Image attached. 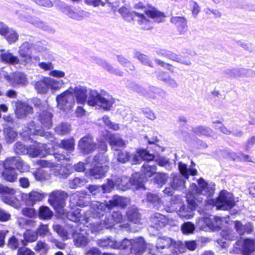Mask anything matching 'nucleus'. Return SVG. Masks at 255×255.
Segmentation results:
<instances>
[{"label":"nucleus","mask_w":255,"mask_h":255,"mask_svg":"<svg viewBox=\"0 0 255 255\" xmlns=\"http://www.w3.org/2000/svg\"><path fill=\"white\" fill-rule=\"evenodd\" d=\"M139 177V174L137 173H134L132 177L129 180V184H127L128 179L126 177L123 178H115L114 180H108L107 185H103L102 187L104 192H109L111 191L114 186H117L119 188L125 190L130 187L131 185H135V187L141 188L144 187L143 182L144 179ZM101 187L96 185H91L89 187V190L91 193L96 194L100 190Z\"/></svg>","instance_id":"f257e3e1"},{"label":"nucleus","mask_w":255,"mask_h":255,"mask_svg":"<svg viewBox=\"0 0 255 255\" xmlns=\"http://www.w3.org/2000/svg\"><path fill=\"white\" fill-rule=\"evenodd\" d=\"M115 102L114 99L110 96H103L96 91H91L87 100V103L91 106H97L105 110H110Z\"/></svg>","instance_id":"f03ea898"},{"label":"nucleus","mask_w":255,"mask_h":255,"mask_svg":"<svg viewBox=\"0 0 255 255\" xmlns=\"http://www.w3.org/2000/svg\"><path fill=\"white\" fill-rule=\"evenodd\" d=\"M208 203L216 206L217 209L224 210H228L235 205L233 195L227 191H221L216 201L209 200Z\"/></svg>","instance_id":"7ed1b4c3"},{"label":"nucleus","mask_w":255,"mask_h":255,"mask_svg":"<svg viewBox=\"0 0 255 255\" xmlns=\"http://www.w3.org/2000/svg\"><path fill=\"white\" fill-rule=\"evenodd\" d=\"M107 158L102 154H99L94 157L95 165L94 168L89 171V175L96 179L104 177L108 171V166L105 164L107 162Z\"/></svg>","instance_id":"20e7f679"},{"label":"nucleus","mask_w":255,"mask_h":255,"mask_svg":"<svg viewBox=\"0 0 255 255\" xmlns=\"http://www.w3.org/2000/svg\"><path fill=\"white\" fill-rule=\"evenodd\" d=\"M119 12L123 15V17L127 21L131 20H136L139 24L142 25L144 29H149L150 21L146 18L143 13L138 12H129L126 7H122L119 10Z\"/></svg>","instance_id":"39448f33"},{"label":"nucleus","mask_w":255,"mask_h":255,"mask_svg":"<svg viewBox=\"0 0 255 255\" xmlns=\"http://www.w3.org/2000/svg\"><path fill=\"white\" fill-rule=\"evenodd\" d=\"M57 107L64 111H68L73 108L75 99L73 94V88H70L56 97Z\"/></svg>","instance_id":"423d86ee"},{"label":"nucleus","mask_w":255,"mask_h":255,"mask_svg":"<svg viewBox=\"0 0 255 255\" xmlns=\"http://www.w3.org/2000/svg\"><path fill=\"white\" fill-rule=\"evenodd\" d=\"M191 189L192 194H201L206 197H209L214 193L215 184L208 183L203 178H200L198 181V187L195 184H192Z\"/></svg>","instance_id":"0eeeda50"},{"label":"nucleus","mask_w":255,"mask_h":255,"mask_svg":"<svg viewBox=\"0 0 255 255\" xmlns=\"http://www.w3.org/2000/svg\"><path fill=\"white\" fill-rule=\"evenodd\" d=\"M255 249V242L250 239H241L234 245L233 252L242 254L243 255H250Z\"/></svg>","instance_id":"6e6552de"},{"label":"nucleus","mask_w":255,"mask_h":255,"mask_svg":"<svg viewBox=\"0 0 255 255\" xmlns=\"http://www.w3.org/2000/svg\"><path fill=\"white\" fill-rule=\"evenodd\" d=\"M134 7L137 10H143L147 16L158 22L162 21L165 17L163 13L157 10L154 7H149L147 8L143 3L140 2L135 4Z\"/></svg>","instance_id":"1a4fd4ad"},{"label":"nucleus","mask_w":255,"mask_h":255,"mask_svg":"<svg viewBox=\"0 0 255 255\" xmlns=\"http://www.w3.org/2000/svg\"><path fill=\"white\" fill-rule=\"evenodd\" d=\"M66 197V194L64 192L55 191L50 194L48 201L50 204L60 213V210L64 206L63 200Z\"/></svg>","instance_id":"9d476101"},{"label":"nucleus","mask_w":255,"mask_h":255,"mask_svg":"<svg viewBox=\"0 0 255 255\" xmlns=\"http://www.w3.org/2000/svg\"><path fill=\"white\" fill-rule=\"evenodd\" d=\"M79 146L83 153H89L93 151L97 145L91 136H86L82 138L79 141Z\"/></svg>","instance_id":"9b49d317"},{"label":"nucleus","mask_w":255,"mask_h":255,"mask_svg":"<svg viewBox=\"0 0 255 255\" xmlns=\"http://www.w3.org/2000/svg\"><path fill=\"white\" fill-rule=\"evenodd\" d=\"M171 245H173L175 248H178V251L182 252V243L180 241L173 242V240L169 238L164 237L163 238H159L157 240L156 247L157 249H163L167 248Z\"/></svg>","instance_id":"f8f14e48"},{"label":"nucleus","mask_w":255,"mask_h":255,"mask_svg":"<svg viewBox=\"0 0 255 255\" xmlns=\"http://www.w3.org/2000/svg\"><path fill=\"white\" fill-rule=\"evenodd\" d=\"M9 160L12 159H6L3 163L4 168L2 173V176L4 179L9 182H14L17 178V174L14 168H9Z\"/></svg>","instance_id":"ddd939ff"},{"label":"nucleus","mask_w":255,"mask_h":255,"mask_svg":"<svg viewBox=\"0 0 255 255\" xmlns=\"http://www.w3.org/2000/svg\"><path fill=\"white\" fill-rule=\"evenodd\" d=\"M146 248L145 241L142 238H138L132 239V243L130 247L131 253L134 255H142Z\"/></svg>","instance_id":"4468645a"},{"label":"nucleus","mask_w":255,"mask_h":255,"mask_svg":"<svg viewBox=\"0 0 255 255\" xmlns=\"http://www.w3.org/2000/svg\"><path fill=\"white\" fill-rule=\"evenodd\" d=\"M48 152L46 149L45 145L36 143L35 145H32L27 149V153L32 157L37 156L43 157Z\"/></svg>","instance_id":"2eb2a0df"},{"label":"nucleus","mask_w":255,"mask_h":255,"mask_svg":"<svg viewBox=\"0 0 255 255\" xmlns=\"http://www.w3.org/2000/svg\"><path fill=\"white\" fill-rule=\"evenodd\" d=\"M201 221L205 223V224L212 230H216L221 228L223 225V224L227 222L225 219H223L218 217L206 218L202 219Z\"/></svg>","instance_id":"dca6fc26"},{"label":"nucleus","mask_w":255,"mask_h":255,"mask_svg":"<svg viewBox=\"0 0 255 255\" xmlns=\"http://www.w3.org/2000/svg\"><path fill=\"white\" fill-rule=\"evenodd\" d=\"M32 108L27 104L17 102L16 103L15 113L18 119H22L32 113Z\"/></svg>","instance_id":"f3484780"},{"label":"nucleus","mask_w":255,"mask_h":255,"mask_svg":"<svg viewBox=\"0 0 255 255\" xmlns=\"http://www.w3.org/2000/svg\"><path fill=\"white\" fill-rule=\"evenodd\" d=\"M5 78L13 86L19 84L25 85L28 83V80L26 75L22 73H15L11 75L6 76Z\"/></svg>","instance_id":"a211bd4d"},{"label":"nucleus","mask_w":255,"mask_h":255,"mask_svg":"<svg viewBox=\"0 0 255 255\" xmlns=\"http://www.w3.org/2000/svg\"><path fill=\"white\" fill-rule=\"evenodd\" d=\"M154 158L153 155L149 154L144 149H137L136 152L132 156L131 162L132 164H136L141 160L150 161Z\"/></svg>","instance_id":"6ab92c4d"},{"label":"nucleus","mask_w":255,"mask_h":255,"mask_svg":"<svg viewBox=\"0 0 255 255\" xmlns=\"http://www.w3.org/2000/svg\"><path fill=\"white\" fill-rule=\"evenodd\" d=\"M16 192L15 189L0 184V194L3 195L1 198L4 202L11 205L12 203V196L14 195Z\"/></svg>","instance_id":"aec40b11"},{"label":"nucleus","mask_w":255,"mask_h":255,"mask_svg":"<svg viewBox=\"0 0 255 255\" xmlns=\"http://www.w3.org/2000/svg\"><path fill=\"white\" fill-rule=\"evenodd\" d=\"M159 54L163 57L169 58L173 61L182 63L183 64L187 66H190L191 64L190 60L182 59L180 57L170 51L161 50L159 52Z\"/></svg>","instance_id":"412c9836"},{"label":"nucleus","mask_w":255,"mask_h":255,"mask_svg":"<svg viewBox=\"0 0 255 255\" xmlns=\"http://www.w3.org/2000/svg\"><path fill=\"white\" fill-rule=\"evenodd\" d=\"M73 94L78 104H84L87 98V90L83 87H76L73 88Z\"/></svg>","instance_id":"4be33fe9"},{"label":"nucleus","mask_w":255,"mask_h":255,"mask_svg":"<svg viewBox=\"0 0 255 255\" xmlns=\"http://www.w3.org/2000/svg\"><path fill=\"white\" fill-rule=\"evenodd\" d=\"M109 202L108 203H100L99 202H94L92 203V207L95 212H93L91 215V217L93 218L100 216L102 214V212L106 210L107 208L109 210Z\"/></svg>","instance_id":"5701e85b"},{"label":"nucleus","mask_w":255,"mask_h":255,"mask_svg":"<svg viewBox=\"0 0 255 255\" xmlns=\"http://www.w3.org/2000/svg\"><path fill=\"white\" fill-rule=\"evenodd\" d=\"M0 58L3 62L11 65H16L20 62L18 57L9 52H5L1 54Z\"/></svg>","instance_id":"b1692460"},{"label":"nucleus","mask_w":255,"mask_h":255,"mask_svg":"<svg viewBox=\"0 0 255 255\" xmlns=\"http://www.w3.org/2000/svg\"><path fill=\"white\" fill-rule=\"evenodd\" d=\"M23 136H29L30 134H39L42 135V131L39 127H35L33 122L29 124V126L26 127L24 131L21 133Z\"/></svg>","instance_id":"393cba45"},{"label":"nucleus","mask_w":255,"mask_h":255,"mask_svg":"<svg viewBox=\"0 0 255 255\" xmlns=\"http://www.w3.org/2000/svg\"><path fill=\"white\" fill-rule=\"evenodd\" d=\"M109 205V210L112 209L114 207L120 206L122 207L127 205L128 200L127 198L118 196H115L112 200H110Z\"/></svg>","instance_id":"a878e982"},{"label":"nucleus","mask_w":255,"mask_h":255,"mask_svg":"<svg viewBox=\"0 0 255 255\" xmlns=\"http://www.w3.org/2000/svg\"><path fill=\"white\" fill-rule=\"evenodd\" d=\"M75 244L77 247L85 246L89 243V239L86 233H75L73 235Z\"/></svg>","instance_id":"bb28decb"},{"label":"nucleus","mask_w":255,"mask_h":255,"mask_svg":"<svg viewBox=\"0 0 255 255\" xmlns=\"http://www.w3.org/2000/svg\"><path fill=\"white\" fill-rule=\"evenodd\" d=\"M35 89L37 93L39 94H45L47 93L49 88L46 77H44L36 82L35 84Z\"/></svg>","instance_id":"cd10ccee"},{"label":"nucleus","mask_w":255,"mask_h":255,"mask_svg":"<svg viewBox=\"0 0 255 255\" xmlns=\"http://www.w3.org/2000/svg\"><path fill=\"white\" fill-rule=\"evenodd\" d=\"M234 227L236 231L240 235H243L245 233H250L253 231V227L250 223L243 225L240 221H236L234 222Z\"/></svg>","instance_id":"c85d7f7f"},{"label":"nucleus","mask_w":255,"mask_h":255,"mask_svg":"<svg viewBox=\"0 0 255 255\" xmlns=\"http://www.w3.org/2000/svg\"><path fill=\"white\" fill-rule=\"evenodd\" d=\"M68 17L76 20L83 19L86 16V13L83 10L77 9H69L67 12Z\"/></svg>","instance_id":"c756f323"},{"label":"nucleus","mask_w":255,"mask_h":255,"mask_svg":"<svg viewBox=\"0 0 255 255\" xmlns=\"http://www.w3.org/2000/svg\"><path fill=\"white\" fill-rule=\"evenodd\" d=\"M109 142L111 145L115 150L116 147H122L125 145V141L121 138L118 135H110L108 136Z\"/></svg>","instance_id":"7c9ffc66"},{"label":"nucleus","mask_w":255,"mask_h":255,"mask_svg":"<svg viewBox=\"0 0 255 255\" xmlns=\"http://www.w3.org/2000/svg\"><path fill=\"white\" fill-rule=\"evenodd\" d=\"M171 176L172 179L170 182V184L173 189L184 187L185 181L183 180L181 176L172 174Z\"/></svg>","instance_id":"2f4dec72"},{"label":"nucleus","mask_w":255,"mask_h":255,"mask_svg":"<svg viewBox=\"0 0 255 255\" xmlns=\"http://www.w3.org/2000/svg\"><path fill=\"white\" fill-rule=\"evenodd\" d=\"M46 78L49 89L52 92L60 90L64 85L62 80L58 81L50 77H46Z\"/></svg>","instance_id":"473e14b6"},{"label":"nucleus","mask_w":255,"mask_h":255,"mask_svg":"<svg viewBox=\"0 0 255 255\" xmlns=\"http://www.w3.org/2000/svg\"><path fill=\"white\" fill-rule=\"evenodd\" d=\"M7 159H12L13 160H9L10 162L11 161L15 162V167L20 172L26 171L28 170L29 168V166L26 163H24L19 157H9Z\"/></svg>","instance_id":"72a5a7b5"},{"label":"nucleus","mask_w":255,"mask_h":255,"mask_svg":"<svg viewBox=\"0 0 255 255\" xmlns=\"http://www.w3.org/2000/svg\"><path fill=\"white\" fill-rule=\"evenodd\" d=\"M53 229L61 237L64 239H68L71 235H73L72 230L65 231L61 226L56 224L53 226Z\"/></svg>","instance_id":"f704fd0d"},{"label":"nucleus","mask_w":255,"mask_h":255,"mask_svg":"<svg viewBox=\"0 0 255 255\" xmlns=\"http://www.w3.org/2000/svg\"><path fill=\"white\" fill-rule=\"evenodd\" d=\"M40 121L45 126L49 128L52 125V114L47 111L40 114Z\"/></svg>","instance_id":"c9c22d12"},{"label":"nucleus","mask_w":255,"mask_h":255,"mask_svg":"<svg viewBox=\"0 0 255 255\" xmlns=\"http://www.w3.org/2000/svg\"><path fill=\"white\" fill-rule=\"evenodd\" d=\"M170 21L175 24L179 29L183 30L187 27L186 20L183 17L174 16L171 18Z\"/></svg>","instance_id":"e433bc0d"},{"label":"nucleus","mask_w":255,"mask_h":255,"mask_svg":"<svg viewBox=\"0 0 255 255\" xmlns=\"http://www.w3.org/2000/svg\"><path fill=\"white\" fill-rule=\"evenodd\" d=\"M178 167L181 174L186 179L188 178L189 175H195L197 171L194 169H187L186 165L181 162L178 163Z\"/></svg>","instance_id":"4c0bfd02"},{"label":"nucleus","mask_w":255,"mask_h":255,"mask_svg":"<svg viewBox=\"0 0 255 255\" xmlns=\"http://www.w3.org/2000/svg\"><path fill=\"white\" fill-rule=\"evenodd\" d=\"M55 130L57 134L65 135L70 132L71 127L68 123H62L56 127Z\"/></svg>","instance_id":"58836bf2"},{"label":"nucleus","mask_w":255,"mask_h":255,"mask_svg":"<svg viewBox=\"0 0 255 255\" xmlns=\"http://www.w3.org/2000/svg\"><path fill=\"white\" fill-rule=\"evenodd\" d=\"M98 63L111 73L119 76L123 75V72H120L117 69H115L109 63L105 60H99Z\"/></svg>","instance_id":"ea45409f"},{"label":"nucleus","mask_w":255,"mask_h":255,"mask_svg":"<svg viewBox=\"0 0 255 255\" xmlns=\"http://www.w3.org/2000/svg\"><path fill=\"white\" fill-rule=\"evenodd\" d=\"M156 171L155 165H149L147 163L144 164L141 169V172L144 174L145 178L151 177Z\"/></svg>","instance_id":"a19ab883"},{"label":"nucleus","mask_w":255,"mask_h":255,"mask_svg":"<svg viewBox=\"0 0 255 255\" xmlns=\"http://www.w3.org/2000/svg\"><path fill=\"white\" fill-rule=\"evenodd\" d=\"M34 250L41 255L45 254L49 249L48 245L45 242L38 241L34 248Z\"/></svg>","instance_id":"79ce46f5"},{"label":"nucleus","mask_w":255,"mask_h":255,"mask_svg":"<svg viewBox=\"0 0 255 255\" xmlns=\"http://www.w3.org/2000/svg\"><path fill=\"white\" fill-rule=\"evenodd\" d=\"M32 45L27 42L23 43L19 47L18 53L19 56L31 54Z\"/></svg>","instance_id":"37998d69"},{"label":"nucleus","mask_w":255,"mask_h":255,"mask_svg":"<svg viewBox=\"0 0 255 255\" xmlns=\"http://www.w3.org/2000/svg\"><path fill=\"white\" fill-rule=\"evenodd\" d=\"M81 211L80 209L76 208L72 212H68L66 217L72 221L78 222L81 217Z\"/></svg>","instance_id":"c03bdc74"},{"label":"nucleus","mask_w":255,"mask_h":255,"mask_svg":"<svg viewBox=\"0 0 255 255\" xmlns=\"http://www.w3.org/2000/svg\"><path fill=\"white\" fill-rule=\"evenodd\" d=\"M39 217L42 219H48L52 216V212L46 206H42L39 209Z\"/></svg>","instance_id":"a18cd8bd"},{"label":"nucleus","mask_w":255,"mask_h":255,"mask_svg":"<svg viewBox=\"0 0 255 255\" xmlns=\"http://www.w3.org/2000/svg\"><path fill=\"white\" fill-rule=\"evenodd\" d=\"M4 36L9 43L15 42L18 38V35L14 31L7 28V32L3 35Z\"/></svg>","instance_id":"49530a36"},{"label":"nucleus","mask_w":255,"mask_h":255,"mask_svg":"<svg viewBox=\"0 0 255 255\" xmlns=\"http://www.w3.org/2000/svg\"><path fill=\"white\" fill-rule=\"evenodd\" d=\"M24 240L26 242H33L37 239V233L31 230H27L23 234Z\"/></svg>","instance_id":"de8ad7c7"},{"label":"nucleus","mask_w":255,"mask_h":255,"mask_svg":"<svg viewBox=\"0 0 255 255\" xmlns=\"http://www.w3.org/2000/svg\"><path fill=\"white\" fill-rule=\"evenodd\" d=\"M152 221L157 227H161L165 225L166 220L163 215L156 213L152 218Z\"/></svg>","instance_id":"09e8293b"},{"label":"nucleus","mask_w":255,"mask_h":255,"mask_svg":"<svg viewBox=\"0 0 255 255\" xmlns=\"http://www.w3.org/2000/svg\"><path fill=\"white\" fill-rule=\"evenodd\" d=\"M97 242L98 245L101 247H110L113 249H114L115 247H117L115 245L116 241L111 240L110 239H100L97 240Z\"/></svg>","instance_id":"8fccbe9b"},{"label":"nucleus","mask_w":255,"mask_h":255,"mask_svg":"<svg viewBox=\"0 0 255 255\" xmlns=\"http://www.w3.org/2000/svg\"><path fill=\"white\" fill-rule=\"evenodd\" d=\"M28 200L32 203L41 201L44 197L42 193L36 191H32L28 194Z\"/></svg>","instance_id":"3c124183"},{"label":"nucleus","mask_w":255,"mask_h":255,"mask_svg":"<svg viewBox=\"0 0 255 255\" xmlns=\"http://www.w3.org/2000/svg\"><path fill=\"white\" fill-rule=\"evenodd\" d=\"M75 141L74 139H70L66 140H62L60 143V146L64 149L72 151L74 148Z\"/></svg>","instance_id":"603ef678"},{"label":"nucleus","mask_w":255,"mask_h":255,"mask_svg":"<svg viewBox=\"0 0 255 255\" xmlns=\"http://www.w3.org/2000/svg\"><path fill=\"white\" fill-rule=\"evenodd\" d=\"M5 138L8 142H11L17 135L16 132L11 128H6L4 130Z\"/></svg>","instance_id":"864d4df0"},{"label":"nucleus","mask_w":255,"mask_h":255,"mask_svg":"<svg viewBox=\"0 0 255 255\" xmlns=\"http://www.w3.org/2000/svg\"><path fill=\"white\" fill-rule=\"evenodd\" d=\"M33 175L37 181H42L48 179L50 176L43 170H39L33 173Z\"/></svg>","instance_id":"5fc2aeb1"},{"label":"nucleus","mask_w":255,"mask_h":255,"mask_svg":"<svg viewBox=\"0 0 255 255\" xmlns=\"http://www.w3.org/2000/svg\"><path fill=\"white\" fill-rule=\"evenodd\" d=\"M122 220V215L119 212H115L113 213L110 222V225H108L107 228L112 227L116 223L120 222Z\"/></svg>","instance_id":"6e6d98bb"},{"label":"nucleus","mask_w":255,"mask_h":255,"mask_svg":"<svg viewBox=\"0 0 255 255\" xmlns=\"http://www.w3.org/2000/svg\"><path fill=\"white\" fill-rule=\"evenodd\" d=\"M132 243V240H128L127 239L123 240L122 242H117L116 241L115 245L117 247H115L114 249H125L129 246L131 247Z\"/></svg>","instance_id":"4d7b16f0"},{"label":"nucleus","mask_w":255,"mask_h":255,"mask_svg":"<svg viewBox=\"0 0 255 255\" xmlns=\"http://www.w3.org/2000/svg\"><path fill=\"white\" fill-rule=\"evenodd\" d=\"M130 155L127 151H120L118 152L117 154L118 160L122 163H125L127 161L129 160Z\"/></svg>","instance_id":"13d9d810"},{"label":"nucleus","mask_w":255,"mask_h":255,"mask_svg":"<svg viewBox=\"0 0 255 255\" xmlns=\"http://www.w3.org/2000/svg\"><path fill=\"white\" fill-rule=\"evenodd\" d=\"M194 230V225L190 222L185 223L182 226V230L184 234L192 233Z\"/></svg>","instance_id":"bf43d9fd"},{"label":"nucleus","mask_w":255,"mask_h":255,"mask_svg":"<svg viewBox=\"0 0 255 255\" xmlns=\"http://www.w3.org/2000/svg\"><path fill=\"white\" fill-rule=\"evenodd\" d=\"M167 175L165 173H157L155 177V180L157 184L162 186L164 184L167 180Z\"/></svg>","instance_id":"052dcab7"},{"label":"nucleus","mask_w":255,"mask_h":255,"mask_svg":"<svg viewBox=\"0 0 255 255\" xmlns=\"http://www.w3.org/2000/svg\"><path fill=\"white\" fill-rule=\"evenodd\" d=\"M221 235L223 238L228 240H232L235 238L234 233L230 229L223 230Z\"/></svg>","instance_id":"680f3d73"},{"label":"nucleus","mask_w":255,"mask_h":255,"mask_svg":"<svg viewBox=\"0 0 255 255\" xmlns=\"http://www.w3.org/2000/svg\"><path fill=\"white\" fill-rule=\"evenodd\" d=\"M86 183V181L85 179H81L79 178H75L71 182L70 186L72 188H75L77 187L81 186L84 185Z\"/></svg>","instance_id":"e2e57ef3"},{"label":"nucleus","mask_w":255,"mask_h":255,"mask_svg":"<svg viewBox=\"0 0 255 255\" xmlns=\"http://www.w3.org/2000/svg\"><path fill=\"white\" fill-rule=\"evenodd\" d=\"M22 213L23 215L30 218H33L36 216V212L32 208H25L23 209Z\"/></svg>","instance_id":"0e129e2a"},{"label":"nucleus","mask_w":255,"mask_h":255,"mask_svg":"<svg viewBox=\"0 0 255 255\" xmlns=\"http://www.w3.org/2000/svg\"><path fill=\"white\" fill-rule=\"evenodd\" d=\"M195 132L205 135H210L212 130L208 128L199 127L195 129Z\"/></svg>","instance_id":"69168bd1"},{"label":"nucleus","mask_w":255,"mask_h":255,"mask_svg":"<svg viewBox=\"0 0 255 255\" xmlns=\"http://www.w3.org/2000/svg\"><path fill=\"white\" fill-rule=\"evenodd\" d=\"M49 230L47 225H41L39 228L37 229L36 233L37 235H39L41 236H45L48 234Z\"/></svg>","instance_id":"338daca9"},{"label":"nucleus","mask_w":255,"mask_h":255,"mask_svg":"<svg viewBox=\"0 0 255 255\" xmlns=\"http://www.w3.org/2000/svg\"><path fill=\"white\" fill-rule=\"evenodd\" d=\"M146 200L147 201L152 203H159L160 200L158 196L156 194L149 193L147 194Z\"/></svg>","instance_id":"774afa93"}]
</instances>
